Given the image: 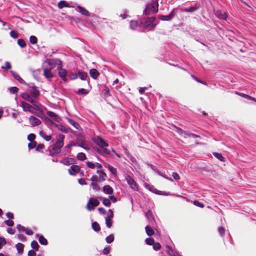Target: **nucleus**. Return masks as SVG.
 I'll list each match as a JSON object with an SVG mask.
<instances>
[{"instance_id":"c9c22d12","label":"nucleus","mask_w":256,"mask_h":256,"mask_svg":"<svg viewBox=\"0 0 256 256\" xmlns=\"http://www.w3.org/2000/svg\"><path fill=\"white\" fill-rule=\"evenodd\" d=\"M145 187L148 189L150 192H152L154 193L157 194L158 190L154 188L153 186H151L148 184H144Z\"/></svg>"},{"instance_id":"49530a36","label":"nucleus","mask_w":256,"mask_h":256,"mask_svg":"<svg viewBox=\"0 0 256 256\" xmlns=\"http://www.w3.org/2000/svg\"><path fill=\"white\" fill-rule=\"evenodd\" d=\"M106 224L108 228H110L112 226V218L106 217Z\"/></svg>"},{"instance_id":"79ce46f5","label":"nucleus","mask_w":256,"mask_h":256,"mask_svg":"<svg viewBox=\"0 0 256 256\" xmlns=\"http://www.w3.org/2000/svg\"><path fill=\"white\" fill-rule=\"evenodd\" d=\"M31 246L34 250H38L40 246L36 241L32 240L31 242Z\"/></svg>"},{"instance_id":"a878e982","label":"nucleus","mask_w":256,"mask_h":256,"mask_svg":"<svg viewBox=\"0 0 256 256\" xmlns=\"http://www.w3.org/2000/svg\"><path fill=\"white\" fill-rule=\"evenodd\" d=\"M96 172L99 174V179L100 181L104 182L106 177V174L102 170H97Z\"/></svg>"},{"instance_id":"09e8293b","label":"nucleus","mask_w":256,"mask_h":256,"mask_svg":"<svg viewBox=\"0 0 256 256\" xmlns=\"http://www.w3.org/2000/svg\"><path fill=\"white\" fill-rule=\"evenodd\" d=\"M114 236L112 234L109 235L106 238V240L107 243L110 244L114 242Z\"/></svg>"},{"instance_id":"052dcab7","label":"nucleus","mask_w":256,"mask_h":256,"mask_svg":"<svg viewBox=\"0 0 256 256\" xmlns=\"http://www.w3.org/2000/svg\"><path fill=\"white\" fill-rule=\"evenodd\" d=\"M86 144V142L83 140H77L76 144V146H78L81 148H83Z\"/></svg>"},{"instance_id":"6ab92c4d","label":"nucleus","mask_w":256,"mask_h":256,"mask_svg":"<svg viewBox=\"0 0 256 256\" xmlns=\"http://www.w3.org/2000/svg\"><path fill=\"white\" fill-rule=\"evenodd\" d=\"M72 146H76V144L70 143V144L66 145V146H65L63 149V151L62 152V155H66L70 153V148Z\"/></svg>"},{"instance_id":"f257e3e1","label":"nucleus","mask_w":256,"mask_h":256,"mask_svg":"<svg viewBox=\"0 0 256 256\" xmlns=\"http://www.w3.org/2000/svg\"><path fill=\"white\" fill-rule=\"evenodd\" d=\"M65 136L62 134H58V138L56 140L54 146L50 150L49 155L54 156L61 152V148L64 146V141Z\"/></svg>"},{"instance_id":"2f4dec72","label":"nucleus","mask_w":256,"mask_h":256,"mask_svg":"<svg viewBox=\"0 0 256 256\" xmlns=\"http://www.w3.org/2000/svg\"><path fill=\"white\" fill-rule=\"evenodd\" d=\"M146 232L148 236H152L154 234V231L152 228L149 226H147L145 228Z\"/></svg>"},{"instance_id":"0e129e2a","label":"nucleus","mask_w":256,"mask_h":256,"mask_svg":"<svg viewBox=\"0 0 256 256\" xmlns=\"http://www.w3.org/2000/svg\"><path fill=\"white\" fill-rule=\"evenodd\" d=\"M194 204L195 206H198L200 208H204V205L202 203L196 200L194 201Z\"/></svg>"},{"instance_id":"473e14b6","label":"nucleus","mask_w":256,"mask_h":256,"mask_svg":"<svg viewBox=\"0 0 256 256\" xmlns=\"http://www.w3.org/2000/svg\"><path fill=\"white\" fill-rule=\"evenodd\" d=\"M139 25V22L138 21L132 20L130 22V28L132 30H136L137 27Z\"/></svg>"},{"instance_id":"dca6fc26","label":"nucleus","mask_w":256,"mask_h":256,"mask_svg":"<svg viewBox=\"0 0 256 256\" xmlns=\"http://www.w3.org/2000/svg\"><path fill=\"white\" fill-rule=\"evenodd\" d=\"M10 72L12 75L15 78V79H16L20 84H26L25 81L20 76L18 73L13 70H10Z\"/></svg>"},{"instance_id":"7ed1b4c3","label":"nucleus","mask_w":256,"mask_h":256,"mask_svg":"<svg viewBox=\"0 0 256 256\" xmlns=\"http://www.w3.org/2000/svg\"><path fill=\"white\" fill-rule=\"evenodd\" d=\"M44 66H47L48 68L52 69L56 66H62V62L58 58L48 59L47 58L42 63Z\"/></svg>"},{"instance_id":"4c0bfd02","label":"nucleus","mask_w":256,"mask_h":256,"mask_svg":"<svg viewBox=\"0 0 256 256\" xmlns=\"http://www.w3.org/2000/svg\"><path fill=\"white\" fill-rule=\"evenodd\" d=\"M40 135L43 138H44L46 141H50L51 138H52V136L49 135V136H47L46 134L42 132V131H40Z\"/></svg>"},{"instance_id":"13d9d810","label":"nucleus","mask_w":256,"mask_h":256,"mask_svg":"<svg viewBox=\"0 0 256 256\" xmlns=\"http://www.w3.org/2000/svg\"><path fill=\"white\" fill-rule=\"evenodd\" d=\"M10 36L14 38H16L18 36V33L16 31L12 30L10 32Z\"/></svg>"},{"instance_id":"bf43d9fd","label":"nucleus","mask_w":256,"mask_h":256,"mask_svg":"<svg viewBox=\"0 0 256 256\" xmlns=\"http://www.w3.org/2000/svg\"><path fill=\"white\" fill-rule=\"evenodd\" d=\"M218 232L219 234L222 237H224V228L223 227H219L218 228Z\"/></svg>"},{"instance_id":"ea45409f","label":"nucleus","mask_w":256,"mask_h":256,"mask_svg":"<svg viewBox=\"0 0 256 256\" xmlns=\"http://www.w3.org/2000/svg\"><path fill=\"white\" fill-rule=\"evenodd\" d=\"M213 154L216 158H217L218 160H219L221 162L225 161L224 158L222 156V154H220L218 152H214Z\"/></svg>"},{"instance_id":"1a4fd4ad","label":"nucleus","mask_w":256,"mask_h":256,"mask_svg":"<svg viewBox=\"0 0 256 256\" xmlns=\"http://www.w3.org/2000/svg\"><path fill=\"white\" fill-rule=\"evenodd\" d=\"M178 10L179 9L178 8H174L169 14L166 16L162 15L160 16V18L162 20H170L174 16L175 14L178 11Z\"/></svg>"},{"instance_id":"f704fd0d","label":"nucleus","mask_w":256,"mask_h":256,"mask_svg":"<svg viewBox=\"0 0 256 256\" xmlns=\"http://www.w3.org/2000/svg\"><path fill=\"white\" fill-rule=\"evenodd\" d=\"M68 120L69 123L71 124L74 128L78 130L79 129L80 126V124L77 122L70 118H68Z\"/></svg>"},{"instance_id":"680f3d73","label":"nucleus","mask_w":256,"mask_h":256,"mask_svg":"<svg viewBox=\"0 0 256 256\" xmlns=\"http://www.w3.org/2000/svg\"><path fill=\"white\" fill-rule=\"evenodd\" d=\"M239 96H242V97H244L246 98H247L248 100H252V97L251 96H249V95H248V94H244V93H237Z\"/></svg>"},{"instance_id":"39448f33","label":"nucleus","mask_w":256,"mask_h":256,"mask_svg":"<svg viewBox=\"0 0 256 256\" xmlns=\"http://www.w3.org/2000/svg\"><path fill=\"white\" fill-rule=\"evenodd\" d=\"M155 20L156 18L154 16L146 18L142 22L145 28H150V30H154L156 26L153 23Z\"/></svg>"},{"instance_id":"ddd939ff","label":"nucleus","mask_w":256,"mask_h":256,"mask_svg":"<svg viewBox=\"0 0 256 256\" xmlns=\"http://www.w3.org/2000/svg\"><path fill=\"white\" fill-rule=\"evenodd\" d=\"M21 96L24 100H27L32 104L36 102V100L34 99V98H33L32 96H30L27 92L22 93L21 94Z\"/></svg>"},{"instance_id":"e433bc0d","label":"nucleus","mask_w":256,"mask_h":256,"mask_svg":"<svg viewBox=\"0 0 256 256\" xmlns=\"http://www.w3.org/2000/svg\"><path fill=\"white\" fill-rule=\"evenodd\" d=\"M92 226V229L96 232H99L100 230V226L96 222H93Z\"/></svg>"},{"instance_id":"c756f323","label":"nucleus","mask_w":256,"mask_h":256,"mask_svg":"<svg viewBox=\"0 0 256 256\" xmlns=\"http://www.w3.org/2000/svg\"><path fill=\"white\" fill-rule=\"evenodd\" d=\"M79 78L80 80H86V78L88 77V74L86 72L79 71L78 72V78Z\"/></svg>"},{"instance_id":"c85d7f7f","label":"nucleus","mask_w":256,"mask_h":256,"mask_svg":"<svg viewBox=\"0 0 256 256\" xmlns=\"http://www.w3.org/2000/svg\"><path fill=\"white\" fill-rule=\"evenodd\" d=\"M56 128H57L58 130L65 134H68L70 130V128H67L62 124H57V126H56Z\"/></svg>"},{"instance_id":"f3484780","label":"nucleus","mask_w":256,"mask_h":256,"mask_svg":"<svg viewBox=\"0 0 256 256\" xmlns=\"http://www.w3.org/2000/svg\"><path fill=\"white\" fill-rule=\"evenodd\" d=\"M47 114L49 117L52 118L53 120L56 122H59L61 120L60 117L53 112L48 111Z\"/></svg>"},{"instance_id":"338daca9","label":"nucleus","mask_w":256,"mask_h":256,"mask_svg":"<svg viewBox=\"0 0 256 256\" xmlns=\"http://www.w3.org/2000/svg\"><path fill=\"white\" fill-rule=\"evenodd\" d=\"M69 78L71 80H74L78 78V73H72L69 74Z\"/></svg>"},{"instance_id":"5fc2aeb1","label":"nucleus","mask_w":256,"mask_h":256,"mask_svg":"<svg viewBox=\"0 0 256 256\" xmlns=\"http://www.w3.org/2000/svg\"><path fill=\"white\" fill-rule=\"evenodd\" d=\"M30 42L32 44H36L38 42V39L36 37L34 36H31L30 37Z\"/></svg>"},{"instance_id":"72a5a7b5","label":"nucleus","mask_w":256,"mask_h":256,"mask_svg":"<svg viewBox=\"0 0 256 256\" xmlns=\"http://www.w3.org/2000/svg\"><path fill=\"white\" fill-rule=\"evenodd\" d=\"M101 156H106L110 154V150L106 148H102Z\"/></svg>"},{"instance_id":"69168bd1","label":"nucleus","mask_w":256,"mask_h":256,"mask_svg":"<svg viewBox=\"0 0 256 256\" xmlns=\"http://www.w3.org/2000/svg\"><path fill=\"white\" fill-rule=\"evenodd\" d=\"M35 138L36 135L34 134H30L28 136V140L30 142H34V140L35 139Z\"/></svg>"},{"instance_id":"8fccbe9b","label":"nucleus","mask_w":256,"mask_h":256,"mask_svg":"<svg viewBox=\"0 0 256 256\" xmlns=\"http://www.w3.org/2000/svg\"><path fill=\"white\" fill-rule=\"evenodd\" d=\"M147 165L148 166L150 167L152 170L154 172H155L158 174H161V172L153 164H148Z\"/></svg>"},{"instance_id":"a19ab883","label":"nucleus","mask_w":256,"mask_h":256,"mask_svg":"<svg viewBox=\"0 0 256 256\" xmlns=\"http://www.w3.org/2000/svg\"><path fill=\"white\" fill-rule=\"evenodd\" d=\"M89 93V90L83 88L78 89L76 94H84L86 95Z\"/></svg>"},{"instance_id":"2eb2a0df","label":"nucleus","mask_w":256,"mask_h":256,"mask_svg":"<svg viewBox=\"0 0 256 256\" xmlns=\"http://www.w3.org/2000/svg\"><path fill=\"white\" fill-rule=\"evenodd\" d=\"M80 170V167L77 165H72L68 169L70 174L74 176Z\"/></svg>"},{"instance_id":"774afa93","label":"nucleus","mask_w":256,"mask_h":256,"mask_svg":"<svg viewBox=\"0 0 256 256\" xmlns=\"http://www.w3.org/2000/svg\"><path fill=\"white\" fill-rule=\"evenodd\" d=\"M36 142H32L28 144L29 149H32L36 146Z\"/></svg>"},{"instance_id":"412c9836","label":"nucleus","mask_w":256,"mask_h":256,"mask_svg":"<svg viewBox=\"0 0 256 256\" xmlns=\"http://www.w3.org/2000/svg\"><path fill=\"white\" fill-rule=\"evenodd\" d=\"M44 124L48 126H57V124H55L52 120L46 116L44 120Z\"/></svg>"},{"instance_id":"5701e85b","label":"nucleus","mask_w":256,"mask_h":256,"mask_svg":"<svg viewBox=\"0 0 256 256\" xmlns=\"http://www.w3.org/2000/svg\"><path fill=\"white\" fill-rule=\"evenodd\" d=\"M166 251L168 254L172 256H178V254L177 252L172 250V248L168 246H166Z\"/></svg>"},{"instance_id":"0eeeda50","label":"nucleus","mask_w":256,"mask_h":256,"mask_svg":"<svg viewBox=\"0 0 256 256\" xmlns=\"http://www.w3.org/2000/svg\"><path fill=\"white\" fill-rule=\"evenodd\" d=\"M125 178L126 180L127 183L133 190L135 191L138 190V186L136 184V182L134 180L131 176L129 175H126L125 176Z\"/></svg>"},{"instance_id":"37998d69","label":"nucleus","mask_w":256,"mask_h":256,"mask_svg":"<svg viewBox=\"0 0 256 256\" xmlns=\"http://www.w3.org/2000/svg\"><path fill=\"white\" fill-rule=\"evenodd\" d=\"M77 158L78 160H80L81 161H83L86 159V154L83 152H80L78 153L77 154Z\"/></svg>"},{"instance_id":"a18cd8bd","label":"nucleus","mask_w":256,"mask_h":256,"mask_svg":"<svg viewBox=\"0 0 256 256\" xmlns=\"http://www.w3.org/2000/svg\"><path fill=\"white\" fill-rule=\"evenodd\" d=\"M16 247L18 252H23L24 245L18 242L16 244Z\"/></svg>"},{"instance_id":"603ef678","label":"nucleus","mask_w":256,"mask_h":256,"mask_svg":"<svg viewBox=\"0 0 256 256\" xmlns=\"http://www.w3.org/2000/svg\"><path fill=\"white\" fill-rule=\"evenodd\" d=\"M108 170L114 174V176L116 175V169L112 166L108 164Z\"/></svg>"},{"instance_id":"3c124183","label":"nucleus","mask_w":256,"mask_h":256,"mask_svg":"<svg viewBox=\"0 0 256 256\" xmlns=\"http://www.w3.org/2000/svg\"><path fill=\"white\" fill-rule=\"evenodd\" d=\"M90 186L95 191L99 190L100 189V187L98 185L97 182H92L90 184Z\"/></svg>"},{"instance_id":"c03bdc74","label":"nucleus","mask_w":256,"mask_h":256,"mask_svg":"<svg viewBox=\"0 0 256 256\" xmlns=\"http://www.w3.org/2000/svg\"><path fill=\"white\" fill-rule=\"evenodd\" d=\"M190 76L194 80H195L196 82H199V83H200V84H204V85H206V82H204V81H202V80H200V78H198V77H196V76H195L193 74H190Z\"/></svg>"},{"instance_id":"f8f14e48","label":"nucleus","mask_w":256,"mask_h":256,"mask_svg":"<svg viewBox=\"0 0 256 256\" xmlns=\"http://www.w3.org/2000/svg\"><path fill=\"white\" fill-rule=\"evenodd\" d=\"M28 120L30 124L32 126H38L42 123L41 121L38 118L33 116H30L29 117Z\"/></svg>"},{"instance_id":"58836bf2","label":"nucleus","mask_w":256,"mask_h":256,"mask_svg":"<svg viewBox=\"0 0 256 256\" xmlns=\"http://www.w3.org/2000/svg\"><path fill=\"white\" fill-rule=\"evenodd\" d=\"M184 10L188 12H194L196 10V4L188 8H184Z\"/></svg>"},{"instance_id":"4be33fe9","label":"nucleus","mask_w":256,"mask_h":256,"mask_svg":"<svg viewBox=\"0 0 256 256\" xmlns=\"http://www.w3.org/2000/svg\"><path fill=\"white\" fill-rule=\"evenodd\" d=\"M77 8L78 9V12H80L82 15L86 16H90V12L88 10H87L86 8H83L79 5H78L77 6Z\"/></svg>"},{"instance_id":"aec40b11","label":"nucleus","mask_w":256,"mask_h":256,"mask_svg":"<svg viewBox=\"0 0 256 256\" xmlns=\"http://www.w3.org/2000/svg\"><path fill=\"white\" fill-rule=\"evenodd\" d=\"M102 191L106 194H112L114 192V190L110 186L106 185L102 188Z\"/></svg>"},{"instance_id":"9b49d317","label":"nucleus","mask_w":256,"mask_h":256,"mask_svg":"<svg viewBox=\"0 0 256 256\" xmlns=\"http://www.w3.org/2000/svg\"><path fill=\"white\" fill-rule=\"evenodd\" d=\"M62 66H58L57 70L58 71V76L62 78V79L66 81V76L67 75L68 72L67 70L62 68Z\"/></svg>"},{"instance_id":"423d86ee","label":"nucleus","mask_w":256,"mask_h":256,"mask_svg":"<svg viewBox=\"0 0 256 256\" xmlns=\"http://www.w3.org/2000/svg\"><path fill=\"white\" fill-rule=\"evenodd\" d=\"M100 204V202L96 198H90L86 205V208L89 211L93 210L95 207Z\"/></svg>"},{"instance_id":"864d4df0","label":"nucleus","mask_w":256,"mask_h":256,"mask_svg":"<svg viewBox=\"0 0 256 256\" xmlns=\"http://www.w3.org/2000/svg\"><path fill=\"white\" fill-rule=\"evenodd\" d=\"M102 204L106 206H110L111 205V202L108 198H104L102 200Z\"/></svg>"},{"instance_id":"4d7b16f0","label":"nucleus","mask_w":256,"mask_h":256,"mask_svg":"<svg viewBox=\"0 0 256 256\" xmlns=\"http://www.w3.org/2000/svg\"><path fill=\"white\" fill-rule=\"evenodd\" d=\"M146 243L148 245H153V244L154 243V240L152 238H147L145 240Z\"/></svg>"},{"instance_id":"6e6552de","label":"nucleus","mask_w":256,"mask_h":256,"mask_svg":"<svg viewBox=\"0 0 256 256\" xmlns=\"http://www.w3.org/2000/svg\"><path fill=\"white\" fill-rule=\"evenodd\" d=\"M93 140L95 144L100 148H106L108 146V144L106 141L103 139L100 136H97Z\"/></svg>"},{"instance_id":"cd10ccee","label":"nucleus","mask_w":256,"mask_h":256,"mask_svg":"<svg viewBox=\"0 0 256 256\" xmlns=\"http://www.w3.org/2000/svg\"><path fill=\"white\" fill-rule=\"evenodd\" d=\"M216 16L218 18L221 20H226L227 15L226 12H222L221 10H218L216 11Z\"/></svg>"},{"instance_id":"b1692460","label":"nucleus","mask_w":256,"mask_h":256,"mask_svg":"<svg viewBox=\"0 0 256 256\" xmlns=\"http://www.w3.org/2000/svg\"><path fill=\"white\" fill-rule=\"evenodd\" d=\"M90 75L92 78L96 79L100 74L96 69L92 68L90 70Z\"/></svg>"},{"instance_id":"9d476101","label":"nucleus","mask_w":256,"mask_h":256,"mask_svg":"<svg viewBox=\"0 0 256 256\" xmlns=\"http://www.w3.org/2000/svg\"><path fill=\"white\" fill-rule=\"evenodd\" d=\"M42 67L44 68V75L46 78L50 79L54 77V74L52 72V68H48L47 66H44L43 64Z\"/></svg>"},{"instance_id":"6e6d98bb","label":"nucleus","mask_w":256,"mask_h":256,"mask_svg":"<svg viewBox=\"0 0 256 256\" xmlns=\"http://www.w3.org/2000/svg\"><path fill=\"white\" fill-rule=\"evenodd\" d=\"M36 115L42 119L44 120L46 116L44 114L42 110L40 109L38 111V114Z\"/></svg>"},{"instance_id":"f03ea898","label":"nucleus","mask_w":256,"mask_h":256,"mask_svg":"<svg viewBox=\"0 0 256 256\" xmlns=\"http://www.w3.org/2000/svg\"><path fill=\"white\" fill-rule=\"evenodd\" d=\"M158 1H152L146 4L144 14L146 15H150L156 13L158 11Z\"/></svg>"},{"instance_id":"393cba45","label":"nucleus","mask_w":256,"mask_h":256,"mask_svg":"<svg viewBox=\"0 0 256 256\" xmlns=\"http://www.w3.org/2000/svg\"><path fill=\"white\" fill-rule=\"evenodd\" d=\"M146 216L149 222L152 224L154 222V219L153 217L152 212L150 210H148L146 214Z\"/></svg>"},{"instance_id":"bb28decb","label":"nucleus","mask_w":256,"mask_h":256,"mask_svg":"<svg viewBox=\"0 0 256 256\" xmlns=\"http://www.w3.org/2000/svg\"><path fill=\"white\" fill-rule=\"evenodd\" d=\"M36 236L38 237V241L42 245L46 246L48 244V240L43 236L37 234Z\"/></svg>"},{"instance_id":"4468645a","label":"nucleus","mask_w":256,"mask_h":256,"mask_svg":"<svg viewBox=\"0 0 256 256\" xmlns=\"http://www.w3.org/2000/svg\"><path fill=\"white\" fill-rule=\"evenodd\" d=\"M21 106L23 108V110L25 112H30L32 114H34V110L32 108V106L29 104L24 102V101L21 102Z\"/></svg>"},{"instance_id":"e2e57ef3","label":"nucleus","mask_w":256,"mask_h":256,"mask_svg":"<svg viewBox=\"0 0 256 256\" xmlns=\"http://www.w3.org/2000/svg\"><path fill=\"white\" fill-rule=\"evenodd\" d=\"M9 90L10 92L13 94L16 93L18 90V88L16 86L11 87L9 88Z\"/></svg>"},{"instance_id":"de8ad7c7","label":"nucleus","mask_w":256,"mask_h":256,"mask_svg":"<svg viewBox=\"0 0 256 256\" xmlns=\"http://www.w3.org/2000/svg\"><path fill=\"white\" fill-rule=\"evenodd\" d=\"M18 44L22 48H24L26 46V43L24 40L22 38H20L18 40Z\"/></svg>"},{"instance_id":"a211bd4d","label":"nucleus","mask_w":256,"mask_h":256,"mask_svg":"<svg viewBox=\"0 0 256 256\" xmlns=\"http://www.w3.org/2000/svg\"><path fill=\"white\" fill-rule=\"evenodd\" d=\"M75 160L72 158H64L60 160V162L66 165L70 166L74 163Z\"/></svg>"},{"instance_id":"20e7f679","label":"nucleus","mask_w":256,"mask_h":256,"mask_svg":"<svg viewBox=\"0 0 256 256\" xmlns=\"http://www.w3.org/2000/svg\"><path fill=\"white\" fill-rule=\"evenodd\" d=\"M28 87L30 88V92L32 96L34 98V99L36 100V98L40 94V92L38 90V88L34 85L33 84H26Z\"/></svg>"},{"instance_id":"7c9ffc66","label":"nucleus","mask_w":256,"mask_h":256,"mask_svg":"<svg viewBox=\"0 0 256 256\" xmlns=\"http://www.w3.org/2000/svg\"><path fill=\"white\" fill-rule=\"evenodd\" d=\"M58 6L60 8H62L64 7L70 8L71 6L66 1H60L58 4Z\"/></svg>"}]
</instances>
